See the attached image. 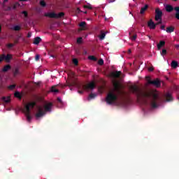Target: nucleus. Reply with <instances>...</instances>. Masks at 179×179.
Here are the masks:
<instances>
[{
  "label": "nucleus",
  "instance_id": "cd10ccee",
  "mask_svg": "<svg viewBox=\"0 0 179 179\" xmlns=\"http://www.w3.org/2000/svg\"><path fill=\"white\" fill-rule=\"evenodd\" d=\"M80 27H82V30H85V27H86V22H81L79 24Z\"/></svg>",
  "mask_w": 179,
  "mask_h": 179
},
{
  "label": "nucleus",
  "instance_id": "864d4df0",
  "mask_svg": "<svg viewBox=\"0 0 179 179\" xmlns=\"http://www.w3.org/2000/svg\"><path fill=\"white\" fill-rule=\"evenodd\" d=\"M57 101H59V103H62V99H61V98H57Z\"/></svg>",
  "mask_w": 179,
  "mask_h": 179
},
{
  "label": "nucleus",
  "instance_id": "5701e85b",
  "mask_svg": "<svg viewBox=\"0 0 179 179\" xmlns=\"http://www.w3.org/2000/svg\"><path fill=\"white\" fill-rule=\"evenodd\" d=\"M39 5H41L42 8H45V6H47V3H45L44 0H41L39 2Z\"/></svg>",
  "mask_w": 179,
  "mask_h": 179
},
{
  "label": "nucleus",
  "instance_id": "680f3d73",
  "mask_svg": "<svg viewBox=\"0 0 179 179\" xmlns=\"http://www.w3.org/2000/svg\"><path fill=\"white\" fill-rule=\"evenodd\" d=\"M174 2H177V1H178V0H173Z\"/></svg>",
  "mask_w": 179,
  "mask_h": 179
},
{
  "label": "nucleus",
  "instance_id": "37998d69",
  "mask_svg": "<svg viewBox=\"0 0 179 179\" xmlns=\"http://www.w3.org/2000/svg\"><path fill=\"white\" fill-rule=\"evenodd\" d=\"M18 73H19V69H16L15 70V71H14V75H15V76H16V75H18Z\"/></svg>",
  "mask_w": 179,
  "mask_h": 179
},
{
  "label": "nucleus",
  "instance_id": "bb28decb",
  "mask_svg": "<svg viewBox=\"0 0 179 179\" xmlns=\"http://www.w3.org/2000/svg\"><path fill=\"white\" fill-rule=\"evenodd\" d=\"M25 115H26V117H27V120L28 122H31V118H33L31 117V115H30V113H27V114H25Z\"/></svg>",
  "mask_w": 179,
  "mask_h": 179
},
{
  "label": "nucleus",
  "instance_id": "4468645a",
  "mask_svg": "<svg viewBox=\"0 0 179 179\" xmlns=\"http://www.w3.org/2000/svg\"><path fill=\"white\" fill-rule=\"evenodd\" d=\"M1 100L6 103L8 104V103H10V96H3L1 98Z\"/></svg>",
  "mask_w": 179,
  "mask_h": 179
},
{
  "label": "nucleus",
  "instance_id": "2f4dec72",
  "mask_svg": "<svg viewBox=\"0 0 179 179\" xmlns=\"http://www.w3.org/2000/svg\"><path fill=\"white\" fill-rule=\"evenodd\" d=\"M19 40H20V36H18L17 38L16 39H15L13 44H15V45H16V44H18Z\"/></svg>",
  "mask_w": 179,
  "mask_h": 179
},
{
  "label": "nucleus",
  "instance_id": "7c9ffc66",
  "mask_svg": "<svg viewBox=\"0 0 179 179\" xmlns=\"http://www.w3.org/2000/svg\"><path fill=\"white\" fill-rule=\"evenodd\" d=\"M27 105H28L30 108H34V106H36V102H31Z\"/></svg>",
  "mask_w": 179,
  "mask_h": 179
},
{
  "label": "nucleus",
  "instance_id": "e2e57ef3",
  "mask_svg": "<svg viewBox=\"0 0 179 179\" xmlns=\"http://www.w3.org/2000/svg\"><path fill=\"white\" fill-rule=\"evenodd\" d=\"M178 47H179V45H176V48H178Z\"/></svg>",
  "mask_w": 179,
  "mask_h": 179
},
{
  "label": "nucleus",
  "instance_id": "6e6d98bb",
  "mask_svg": "<svg viewBox=\"0 0 179 179\" xmlns=\"http://www.w3.org/2000/svg\"><path fill=\"white\" fill-rule=\"evenodd\" d=\"M76 85V83H75V81H73L72 84L70 85V86H73V85Z\"/></svg>",
  "mask_w": 179,
  "mask_h": 179
},
{
  "label": "nucleus",
  "instance_id": "79ce46f5",
  "mask_svg": "<svg viewBox=\"0 0 179 179\" xmlns=\"http://www.w3.org/2000/svg\"><path fill=\"white\" fill-rule=\"evenodd\" d=\"M162 23H163L162 20H159V21L155 24L156 26H158V24H162Z\"/></svg>",
  "mask_w": 179,
  "mask_h": 179
},
{
  "label": "nucleus",
  "instance_id": "c03bdc74",
  "mask_svg": "<svg viewBox=\"0 0 179 179\" xmlns=\"http://www.w3.org/2000/svg\"><path fill=\"white\" fill-rule=\"evenodd\" d=\"M22 15H24L25 17H27L28 16L27 11H22Z\"/></svg>",
  "mask_w": 179,
  "mask_h": 179
},
{
  "label": "nucleus",
  "instance_id": "bf43d9fd",
  "mask_svg": "<svg viewBox=\"0 0 179 179\" xmlns=\"http://www.w3.org/2000/svg\"><path fill=\"white\" fill-rule=\"evenodd\" d=\"M128 52L129 54H131V52H132V50H131V49H129Z\"/></svg>",
  "mask_w": 179,
  "mask_h": 179
},
{
  "label": "nucleus",
  "instance_id": "49530a36",
  "mask_svg": "<svg viewBox=\"0 0 179 179\" xmlns=\"http://www.w3.org/2000/svg\"><path fill=\"white\" fill-rule=\"evenodd\" d=\"M175 17L179 20V13H176Z\"/></svg>",
  "mask_w": 179,
  "mask_h": 179
},
{
  "label": "nucleus",
  "instance_id": "338daca9",
  "mask_svg": "<svg viewBox=\"0 0 179 179\" xmlns=\"http://www.w3.org/2000/svg\"><path fill=\"white\" fill-rule=\"evenodd\" d=\"M0 62H1V57H0Z\"/></svg>",
  "mask_w": 179,
  "mask_h": 179
},
{
  "label": "nucleus",
  "instance_id": "393cba45",
  "mask_svg": "<svg viewBox=\"0 0 179 179\" xmlns=\"http://www.w3.org/2000/svg\"><path fill=\"white\" fill-rule=\"evenodd\" d=\"M13 8V10H15L17 8H19V6H20V3H19V2H15L13 6H11Z\"/></svg>",
  "mask_w": 179,
  "mask_h": 179
},
{
  "label": "nucleus",
  "instance_id": "8fccbe9b",
  "mask_svg": "<svg viewBox=\"0 0 179 179\" xmlns=\"http://www.w3.org/2000/svg\"><path fill=\"white\" fill-rule=\"evenodd\" d=\"M84 8L85 9H92V6H84Z\"/></svg>",
  "mask_w": 179,
  "mask_h": 179
},
{
  "label": "nucleus",
  "instance_id": "dca6fc26",
  "mask_svg": "<svg viewBox=\"0 0 179 179\" xmlns=\"http://www.w3.org/2000/svg\"><path fill=\"white\" fill-rule=\"evenodd\" d=\"M166 12H169V13L173 12V10H174V7H173V6L171 5H167L166 6Z\"/></svg>",
  "mask_w": 179,
  "mask_h": 179
},
{
  "label": "nucleus",
  "instance_id": "ea45409f",
  "mask_svg": "<svg viewBox=\"0 0 179 179\" xmlns=\"http://www.w3.org/2000/svg\"><path fill=\"white\" fill-rule=\"evenodd\" d=\"M89 97L90 99H94L96 97V95L94 94H90Z\"/></svg>",
  "mask_w": 179,
  "mask_h": 179
},
{
  "label": "nucleus",
  "instance_id": "e433bc0d",
  "mask_svg": "<svg viewBox=\"0 0 179 179\" xmlns=\"http://www.w3.org/2000/svg\"><path fill=\"white\" fill-rule=\"evenodd\" d=\"M166 54H167V50L166 49H162V52L161 55L164 56V55H166Z\"/></svg>",
  "mask_w": 179,
  "mask_h": 179
},
{
  "label": "nucleus",
  "instance_id": "58836bf2",
  "mask_svg": "<svg viewBox=\"0 0 179 179\" xmlns=\"http://www.w3.org/2000/svg\"><path fill=\"white\" fill-rule=\"evenodd\" d=\"M73 62L74 65H78L79 62L78 61L77 59H73Z\"/></svg>",
  "mask_w": 179,
  "mask_h": 179
},
{
  "label": "nucleus",
  "instance_id": "39448f33",
  "mask_svg": "<svg viewBox=\"0 0 179 179\" xmlns=\"http://www.w3.org/2000/svg\"><path fill=\"white\" fill-rule=\"evenodd\" d=\"M12 59H13V55H10V54L1 55V62H2V61H5V62H6L7 64H9V62H10V61H12Z\"/></svg>",
  "mask_w": 179,
  "mask_h": 179
},
{
  "label": "nucleus",
  "instance_id": "9d476101",
  "mask_svg": "<svg viewBox=\"0 0 179 179\" xmlns=\"http://www.w3.org/2000/svg\"><path fill=\"white\" fill-rule=\"evenodd\" d=\"M148 26L150 29L152 30H155V29H156V24H155L152 20H150V21L148 22Z\"/></svg>",
  "mask_w": 179,
  "mask_h": 179
},
{
  "label": "nucleus",
  "instance_id": "7ed1b4c3",
  "mask_svg": "<svg viewBox=\"0 0 179 179\" xmlns=\"http://www.w3.org/2000/svg\"><path fill=\"white\" fill-rule=\"evenodd\" d=\"M45 16L46 17H50V19H61V17H64V16H65V13H64V12H61L59 14H57L52 12L45 13Z\"/></svg>",
  "mask_w": 179,
  "mask_h": 179
},
{
  "label": "nucleus",
  "instance_id": "2eb2a0df",
  "mask_svg": "<svg viewBox=\"0 0 179 179\" xmlns=\"http://www.w3.org/2000/svg\"><path fill=\"white\" fill-rule=\"evenodd\" d=\"M10 69H12V66H10L9 64H7L2 69L1 72H8V71H10Z\"/></svg>",
  "mask_w": 179,
  "mask_h": 179
},
{
  "label": "nucleus",
  "instance_id": "0eeeda50",
  "mask_svg": "<svg viewBox=\"0 0 179 179\" xmlns=\"http://www.w3.org/2000/svg\"><path fill=\"white\" fill-rule=\"evenodd\" d=\"M148 85H154L156 87H160V86H162V83L157 78L154 80H148Z\"/></svg>",
  "mask_w": 179,
  "mask_h": 179
},
{
  "label": "nucleus",
  "instance_id": "a18cd8bd",
  "mask_svg": "<svg viewBox=\"0 0 179 179\" xmlns=\"http://www.w3.org/2000/svg\"><path fill=\"white\" fill-rule=\"evenodd\" d=\"M77 43H78V44H80V43H82V38H78V39H77Z\"/></svg>",
  "mask_w": 179,
  "mask_h": 179
},
{
  "label": "nucleus",
  "instance_id": "4d7b16f0",
  "mask_svg": "<svg viewBox=\"0 0 179 179\" xmlns=\"http://www.w3.org/2000/svg\"><path fill=\"white\" fill-rule=\"evenodd\" d=\"M20 2H26L27 0H19Z\"/></svg>",
  "mask_w": 179,
  "mask_h": 179
},
{
  "label": "nucleus",
  "instance_id": "a878e982",
  "mask_svg": "<svg viewBox=\"0 0 179 179\" xmlns=\"http://www.w3.org/2000/svg\"><path fill=\"white\" fill-rule=\"evenodd\" d=\"M68 76H69V78H71V79H73V78H75V73L70 71L68 72Z\"/></svg>",
  "mask_w": 179,
  "mask_h": 179
},
{
  "label": "nucleus",
  "instance_id": "a211bd4d",
  "mask_svg": "<svg viewBox=\"0 0 179 179\" xmlns=\"http://www.w3.org/2000/svg\"><path fill=\"white\" fill-rule=\"evenodd\" d=\"M171 68H173V69H176V68L178 66V62H177L176 60L172 61L171 63Z\"/></svg>",
  "mask_w": 179,
  "mask_h": 179
},
{
  "label": "nucleus",
  "instance_id": "9b49d317",
  "mask_svg": "<svg viewBox=\"0 0 179 179\" xmlns=\"http://www.w3.org/2000/svg\"><path fill=\"white\" fill-rule=\"evenodd\" d=\"M45 114V112L44 110H43L42 109H39L38 112L35 115V117H36V118H40L43 117V115H44Z\"/></svg>",
  "mask_w": 179,
  "mask_h": 179
},
{
  "label": "nucleus",
  "instance_id": "20e7f679",
  "mask_svg": "<svg viewBox=\"0 0 179 179\" xmlns=\"http://www.w3.org/2000/svg\"><path fill=\"white\" fill-rule=\"evenodd\" d=\"M96 87V83H94V81H92L88 85H83V90H79L78 93L80 94H82L83 93L84 90H93Z\"/></svg>",
  "mask_w": 179,
  "mask_h": 179
},
{
  "label": "nucleus",
  "instance_id": "de8ad7c7",
  "mask_svg": "<svg viewBox=\"0 0 179 179\" xmlns=\"http://www.w3.org/2000/svg\"><path fill=\"white\" fill-rule=\"evenodd\" d=\"M12 9H13V7H12V6H8L7 7L6 10H12Z\"/></svg>",
  "mask_w": 179,
  "mask_h": 179
},
{
  "label": "nucleus",
  "instance_id": "1a4fd4ad",
  "mask_svg": "<svg viewBox=\"0 0 179 179\" xmlns=\"http://www.w3.org/2000/svg\"><path fill=\"white\" fill-rule=\"evenodd\" d=\"M45 111L50 113L52 108V103L50 102L48 104L45 105L44 106Z\"/></svg>",
  "mask_w": 179,
  "mask_h": 179
},
{
  "label": "nucleus",
  "instance_id": "6e6552de",
  "mask_svg": "<svg viewBox=\"0 0 179 179\" xmlns=\"http://www.w3.org/2000/svg\"><path fill=\"white\" fill-rule=\"evenodd\" d=\"M111 78L116 79L117 78H120L121 76V71H113L110 73Z\"/></svg>",
  "mask_w": 179,
  "mask_h": 179
},
{
  "label": "nucleus",
  "instance_id": "412c9836",
  "mask_svg": "<svg viewBox=\"0 0 179 179\" xmlns=\"http://www.w3.org/2000/svg\"><path fill=\"white\" fill-rule=\"evenodd\" d=\"M24 108H25L24 113L25 114H30V113H31L30 106L27 104L25 106Z\"/></svg>",
  "mask_w": 179,
  "mask_h": 179
},
{
  "label": "nucleus",
  "instance_id": "f257e3e1",
  "mask_svg": "<svg viewBox=\"0 0 179 179\" xmlns=\"http://www.w3.org/2000/svg\"><path fill=\"white\" fill-rule=\"evenodd\" d=\"M130 90L132 93L136 95L138 100H141L145 106H149V104H150L152 108H157V100H160L157 93L152 90L142 92L136 85L131 86ZM149 99L150 103H149Z\"/></svg>",
  "mask_w": 179,
  "mask_h": 179
},
{
  "label": "nucleus",
  "instance_id": "f03ea898",
  "mask_svg": "<svg viewBox=\"0 0 179 179\" xmlns=\"http://www.w3.org/2000/svg\"><path fill=\"white\" fill-rule=\"evenodd\" d=\"M113 90L110 92L106 98L107 104H115L117 100H118V94H121V89L122 85L118 81L113 82Z\"/></svg>",
  "mask_w": 179,
  "mask_h": 179
},
{
  "label": "nucleus",
  "instance_id": "6ab92c4d",
  "mask_svg": "<svg viewBox=\"0 0 179 179\" xmlns=\"http://www.w3.org/2000/svg\"><path fill=\"white\" fill-rule=\"evenodd\" d=\"M41 41V38L36 37L34 40V44H35L36 45H38Z\"/></svg>",
  "mask_w": 179,
  "mask_h": 179
},
{
  "label": "nucleus",
  "instance_id": "c9c22d12",
  "mask_svg": "<svg viewBox=\"0 0 179 179\" xmlns=\"http://www.w3.org/2000/svg\"><path fill=\"white\" fill-rule=\"evenodd\" d=\"M99 65H104V60L103 59H101L98 61Z\"/></svg>",
  "mask_w": 179,
  "mask_h": 179
},
{
  "label": "nucleus",
  "instance_id": "603ef678",
  "mask_svg": "<svg viewBox=\"0 0 179 179\" xmlns=\"http://www.w3.org/2000/svg\"><path fill=\"white\" fill-rule=\"evenodd\" d=\"M77 12H78V13H82V10H80V8H77Z\"/></svg>",
  "mask_w": 179,
  "mask_h": 179
},
{
  "label": "nucleus",
  "instance_id": "052dcab7",
  "mask_svg": "<svg viewBox=\"0 0 179 179\" xmlns=\"http://www.w3.org/2000/svg\"><path fill=\"white\" fill-rule=\"evenodd\" d=\"M8 1H9V0H3V3H6V2H8Z\"/></svg>",
  "mask_w": 179,
  "mask_h": 179
},
{
  "label": "nucleus",
  "instance_id": "473e14b6",
  "mask_svg": "<svg viewBox=\"0 0 179 179\" xmlns=\"http://www.w3.org/2000/svg\"><path fill=\"white\" fill-rule=\"evenodd\" d=\"M16 87V85H10L8 87V89H9V90H13V89H15Z\"/></svg>",
  "mask_w": 179,
  "mask_h": 179
},
{
  "label": "nucleus",
  "instance_id": "09e8293b",
  "mask_svg": "<svg viewBox=\"0 0 179 179\" xmlns=\"http://www.w3.org/2000/svg\"><path fill=\"white\" fill-rule=\"evenodd\" d=\"M35 59H36V61H38V59H40V55H36L35 57Z\"/></svg>",
  "mask_w": 179,
  "mask_h": 179
},
{
  "label": "nucleus",
  "instance_id": "c85d7f7f",
  "mask_svg": "<svg viewBox=\"0 0 179 179\" xmlns=\"http://www.w3.org/2000/svg\"><path fill=\"white\" fill-rule=\"evenodd\" d=\"M15 97H16L17 99H22V94H20V92H15L14 94Z\"/></svg>",
  "mask_w": 179,
  "mask_h": 179
},
{
  "label": "nucleus",
  "instance_id": "a19ab883",
  "mask_svg": "<svg viewBox=\"0 0 179 179\" xmlns=\"http://www.w3.org/2000/svg\"><path fill=\"white\" fill-rule=\"evenodd\" d=\"M174 10H176V13H179V6L174 7Z\"/></svg>",
  "mask_w": 179,
  "mask_h": 179
},
{
  "label": "nucleus",
  "instance_id": "5fc2aeb1",
  "mask_svg": "<svg viewBox=\"0 0 179 179\" xmlns=\"http://www.w3.org/2000/svg\"><path fill=\"white\" fill-rule=\"evenodd\" d=\"M148 71H150V72H152V71H153V67H150L148 69Z\"/></svg>",
  "mask_w": 179,
  "mask_h": 179
},
{
  "label": "nucleus",
  "instance_id": "b1692460",
  "mask_svg": "<svg viewBox=\"0 0 179 179\" xmlns=\"http://www.w3.org/2000/svg\"><path fill=\"white\" fill-rule=\"evenodd\" d=\"M21 29L22 28L19 25H15L13 27V30H14L15 31H20Z\"/></svg>",
  "mask_w": 179,
  "mask_h": 179
},
{
  "label": "nucleus",
  "instance_id": "c756f323",
  "mask_svg": "<svg viewBox=\"0 0 179 179\" xmlns=\"http://www.w3.org/2000/svg\"><path fill=\"white\" fill-rule=\"evenodd\" d=\"M51 92H52L53 93H58L59 90H58V89H57L55 86H53L51 87Z\"/></svg>",
  "mask_w": 179,
  "mask_h": 179
},
{
  "label": "nucleus",
  "instance_id": "423d86ee",
  "mask_svg": "<svg viewBox=\"0 0 179 179\" xmlns=\"http://www.w3.org/2000/svg\"><path fill=\"white\" fill-rule=\"evenodd\" d=\"M162 17H163V11L160 8H157L155 9V21L159 22V20H162Z\"/></svg>",
  "mask_w": 179,
  "mask_h": 179
},
{
  "label": "nucleus",
  "instance_id": "aec40b11",
  "mask_svg": "<svg viewBox=\"0 0 179 179\" xmlns=\"http://www.w3.org/2000/svg\"><path fill=\"white\" fill-rule=\"evenodd\" d=\"M166 33H173V31H174V27L171 26L166 27Z\"/></svg>",
  "mask_w": 179,
  "mask_h": 179
},
{
  "label": "nucleus",
  "instance_id": "f3484780",
  "mask_svg": "<svg viewBox=\"0 0 179 179\" xmlns=\"http://www.w3.org/2000/svg\"><path fill=\"white\" fill-rule=\"evenodd\" d=\"M148 8H149V6L148 4H146L144 7H142L140 10L141 15H143V13H145V12H146Z\"/></svg>",
  "mask_w": 179,
  "mask_h": 179
},
{
  "label": "nucleus",
  "instance_id": "4c0bfd02",
  "mask_svg": "<svg viewBox=\"0 0 179 179\" xmlns=\"http://www.w3.org/2000/svg\"><path fill=\"white\" fill-rule=\"evenodd\" d=\"M13 47H15V44L14 43H8V44H7V48H12Z\"/></svg>",
  "mask_w": 179,
  "mask_h": 179
},
{
  "label": "nucleus",
  "instance_id": "72a5a7b5",
  "mask_svg": "<svg viewBox=\"0 0 179 179\" xmlns=\"http://www.w3.org/2000/svg\"><path fill=\"white\" fill-rule=\"evenodd\" d=\"M89 59H90L91 61H97V59L96 58V57L94 56H89L88 57Z\"/></svg>",
  "mask_w": 179,
  "mask_h": 179
},
{
  "label": "nucleus",
  "instance_id": "ddd939ff",
  "mask_svg": "<svg viewBox=\"0 0 179 179\" xmlns=\"http://www.w3.org/2000/svg\"><path fill=\"white\" fill-rule=\"evenodd\" d=\"M166 45V42L164 41H160L159 43L157 45L158 50H161L162 47Z\"/></svg>",
  "mask_w": 179,
  "mask_h": 179
},
{
  "label": "nucleus",
  "instance_id": "0e129e2a",
  "mask_svg": "<svg viewBox=\"0 0 179 179\" xmlns=\"http://www.w3.org/2000/svg\"><path fill=\"white\" fill-rule=\"evenodd\" d=\"M28 37H31V35H30V34H28Z\"/></svg>",
  "mask_w": 179,
  "mask_h": 179
},
{
  "label": "nucleus",
  "instance_id": "f8f14e48",
  "mask_svg": "<svg viewBox=\"0 0 179 179\" xmlns=\"http://www.w3.org/2000/svg\"><path fill=\"white\" fill-rule=\"evenodd\" d=\"M164 97L166 101H173V96L171 95V94H170V92H167L166 94H165Z\"/></svg>",
  "mask_w": 179,
  "mask_h": 179
},
{
  "label": "nucleus",
  "instance_id": "4be33fe9",
  "mask_svg": "<svg viewBox=\"0 0 179 179\" xmlns=\"http://www.w3.org/2000/svg\"><path fill=\"white\" fill-rule=\"evenodd\" d=\"M106 34H107V32H103V31H101V36H99L100 40H104L106 38Z\"/></svg>",
  "mask_w": 179,
  "mask_h": 179
},
{
  "label": "nucleus",
  "instance_id": "3c124183",
  "mask_svg": "<svg viewBox=\"0 0 179 179\" xmlns=\"http://www.w3.org/2000/svg\"><path fill=\"white\" fill-rule=\"evenodd\" d=\"M165 29H166V26L164 25L161 26V30H165Z\"/></svg>",
  "mask_w": 179,
  "mask_h": 179
},
{
  "label": "nucleus",
  "instance_id": "f704fd0d",
  "mask_svg": "<svg viewBox=\"0 0 179 179\" xmlns=\"http://www.w3.org/2000/svg\"><path fill=\"white\" fill-rule=\"evenodd\" d=\"M138 37V36L136 34H134L131 37V41H135V40H136V38Z\"/></svg>",
  "mask_w": 179,
  "mask_h": 179
},
{
  "label": "nucleus",
  "instance_id": "69168bd1",
  "mask_svg": "<svg viewBox=\"0 0 179 179\" xmlns=\"http://www.w3.org/2000/svg\"><path fill=\"white\" fill-rule=\"evenodd\" d=\"M84 13H87V11H85Z\"/></svg>",
  "mask_w": 179,
  "mask_h": 179
},
{
  "label": "nucleus",
  "instance_id": "13d9d810",
  "mask_svg": "<svg viewBox=\"0 0 179 179\" xmlns=\"http://www.w3.org/2000/svg\"><path fill=\"white\" fill-rule=\"evenodd\" d=\"M110 3L115 2V0H109Z\"/></svg>",
  "mask_w": 179,
  "mask_h": 179
}]
</instances>
